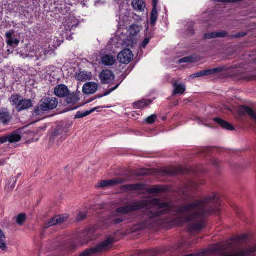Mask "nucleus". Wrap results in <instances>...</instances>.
Listing matches in <instances>:
<instances>
[{"label": "nucleus", "instance_id": "f257e3e1", "mask_svg": "<svg viewBox=\"0 0 256 256\" xmlns=\"http://www.w3.org/2000/svg\"><path fill=\"white\" fill-rule=\"evenodd\" d=\"M220 209V196L216 192H212L204 196L201 200H196L192 202L179 206L174 210L175 212L188 214L177 217L174 219V222L180 225L186 222L198 220V222L188 224V229L190 232L199 231L205 226L206 218L218 212Z\"/></svg>", "mask_w": 256, "mask_h": 256}, {"label": "nucleus", "instance_id": "f03ea898", "mask_svg": "<svg viewBox=\"0 0 256 256\" xmlns=\"http://www.w3.org/2000/svg\"><path fill=\"white\" fill-rule=\"evenodd\" d=\"M144 208H146V210L144 212V220L140 224L142 228L148 226L152 220L172 211L173 206L168 202H163L160 198H152L149 200H140L132 202L128 204L117 208L116 211L118 213L126 214Z\"/></svg>", "mask_w": 256, "mask_h": 256}, {"label": "nucleus", "instance_id": "7ed1b4c3", "mask_svg": "<svg viewBox=\"0 0 256 256\" xmlns=\"http://www.w3.org/2000/svg\"><path fill=\"white\" fill-rule=\"evenodd\" d=\"M116 241L114 235L108 236L104 240L98 242L95 246L85 250L80 253V256H94L95 254L106 251Z\"/></svg>", "mask_w": 256, "mask_h": 256}, {"label": "nucleus", "instance_id": "20e7f679", "mask_svg": "<svg viewBox=\"0 0 256 256\" xmlns=\"http://www.w3.org/2000/svg\"><path fill=\"white\" fill-rule=\"evenodd\" d=\"M58 104V99L52 96H44L38 105L34 107L32 114L42 115L44 112L56 108Z\"/></svg>", "mask_w": 256, "mask_h": 256}, {"label": "nucleus", "instance_id": "39448f33", "mask_svg": "<svg viewBox=\"0 0 256 256\" xmlns=\"http://www.w3.org/2000/svg\"><path fill=\"white\" fill-rule=\"evenodd\" d=\"M8 100L10 104L14 106L18 112L26 110L33 106L30 99L24 98L18 94H12Z\"/></svg>", "mask_w": 256, "mask_h": 256}, {"label": "nucleus", "instance_id": "423d86ee", "mask_svg": "<svg viewBox=\"0 0 256 256\" xmlns=\"http://www.w3.org/2000/svg\"><path fill=\"white\" fill-rule=\"evenodd\" d=\"M68 128L66 125L58 124L52 127L50 131V142H54L62 141L68 136Z\"/></svg>", "mask_w": 256, "mask_h": 256}, {"label": "nucleus", "instance_id": "0eeeda50", "mask_svg": "<svg viewBox=\"0 0 256 256\" xmlns=\"http://www.w3.org/2000/svg\"><path fill=\"white\" fill-rule=\"evenodd\" d=\"M99 78L102 84H112L114 83L115 76L112 70L106 69L100 72Z\"/></svg>", "mask_w": 256, "mask_h": 256}, {"label": "nucleus", "instance_id": "6e6552de", "mask_svg": "<svg viewBox=\"0 0 256 256\" xmlns=\"http://www.w3.org/2000/svg\"><path fill=\"white\" fill-rule=\"evenodd\" d=\"M133 56V54L130 49L125 48L118 54L117 58L120 62L126 64L131 61Z\"/></svg>", "mask_w": 256, "mask_h": 256}, {"label": "nucleus", "instance_id": "1a4fd4ad", "mask_svg": "<svg viewBox=\"0 0 256 256\" xmlns=\"http://www.w3.org/2000/svg\"><path fill=\"white\" fill-rule=\"evenodd\" d=\"M186 170L180 166L165 168L161 170V172L164 175L175 176L178 174H184Z\"/></svg>", "mask_w": 256, "mask_h": 256}, {"label": "nucleus", "instance_id": "9d476101", "mask_svg": "<svg viewBox=\"0 0 256 256\" xmlns=\"http://www.w3.org/2000/svg\"><path fill=\"white\" fill-rule=\"evenodd\" d=\"M12 118V115L8 108L5 107L0 108V122L4 125H7L10 123Z\"/></svg>", "mask_w": 256, "mask_h": 256}, {"label": "nucleus", "instance_id": "9b49d317", "mask_svg": "<svg viewBox=\"0 0 256 256\" xmlns=\"http://www.w3.org/2000/svg\"><path fill=\"white\" fill-rule=\"evenodd\" d=\"M224 70L222 67H218L212 68L203 70L194 73L191 75L192 78L200 77L204 76H209L214 74H217L222 72Z\"/></svg>", "mask_w": 256, "mask_h": 256}, {"label": "nucleus", "instance_id": "f8f14e48", "mask_svg": "<svg viewBox=\"0 0 256 256\" xmlns=\"http://www.w3.org/2000/svg\"><path fill=\"white\" fill-rule=\"evenodd\" d=\"M238 112L240 115L248 114L256 122V112H254L252 108L246 105H240L238 108Z\"/></svg>", "mask_w": 256, "mask_h": 256}, {"label": "nucleus", "instance_id": "ddd939ff", "mask_svg": "<svg viewBox=\"0 0 256 256\" xmlns=\"http://www.w3.org/2000/svg\"><path fill=\"white\" fill-rule=\"evenodd\" d=\"M70 90L68 86L64 84L57 85L54 88V94L59 98H64L68 94Z\"/></svg>", "mask_w": 256, "mask_h": 256}, {"label": "nucleus", "instance_id": "4468645a", "mask_svg": "<svg viewBox=\"0 0 256 256\" xmlns=\"http://www.w3.org/2000/svg\"><path fill=\"white\" fill-rule=\"evenodd\" d=\"M125 182L124 179L122 178H116L114 179L102 180L98 182V187H104L108 186H113L117 184L124 183Z\"/></svg>", "mask_w": 256, "mask_h": 256}, {"label": "nucleus", "instance_id": "2eb2a0df", "mask_svg": "<svg viewBox=\"0 0 256 256\" xmlns=\"http://www.w3.org/2000/svg\"><path fill=\"white\" fill-rule=\"evenodd\" d=\"M14 32L13 30H10L6 32V36L7 38L6 42L8 45L11 46H17L20 40L17 38H14L12 36L14 35Z\"/></svg>", "mask_w": 256, "mask_h": 256}, {"label": "nucleus", "instance_id": "dca6fc26", "mask_svg": "<svg viewBox=\"0 0 256 256\" xmlns=\"http://www.w3.org/2000/svg\"><path fill=\"white\" fill-rule=\"evenodd\" d=\"M98 88V84L94 82H88L84 84L82 86V92L86 94L94 93Z\"/></svg>", "mask_w": 256, "mask_h": 256}, {"label": "nucleus", "instance_id": "f3484780", "mask_svg": "<svg viewBox=\"0 0 256 256\" xmlns=\"http://www.w3.org/2000/svg\"><path fill=\"white\" fill-rule=\"evenodd\" d=\"M108 107L109 106H96L94 108H92L90 110H86V111L79 110L76 112V114L74 116V118H84V117L92 113V112H94L95 110L98 111V110L99 108H108Z\"/></svg>", "mask_w": 256, "mask_h": 256}, {"label": "nucleus", "instance_id": "a211bd4d", "mask_svg": "<svg viewBox=\"0 0 256 256\" xmlns=\"http://www.w3.org/2000/svg\"><path fill=\"white\" fill-rule=\"evenodd\" d=\"M78 24V20L75 18H69L65 20L64 28L66 31H70L77 26Z\"/></svg>", "mask_w": 256, "mask_h": 256}, {"label": "nucleus", "instance_id": "6ab92c4d", "mask_svg": "<svg viewBox=\"0 0 256 256\" xmlns=\"http://www.w3.org/2000/svg\"><path fill=\"white\" fill-rule=\"evenodd\" d=\"M124 188L126 190H144L146 188L145 184L142 183L127 184L124 186Z\"/></svg>", "mask_w": 256, "mask_h": 256}, {"label": "nucleus", "instance_id": "aec40b11", "mask_svg": "<svg viewBox=\"0 0 256 256\" xmlns=\"http://www.w3.org/2000/svg\"><path fill=\"white\" fill-rule=\"evenodd\" d=\"M214 120L224 129L230 130H232L234 129V127L232 124L220 118H216Z\"/></svg>", "mask_w": 256, "mask_h": 256}, {"label": "nucleus", "instance_id": "412c9836", "mask_svg": "<svg viewBox=\"0 0 256 256\" xmlns=\"http://www.w3.org/2000/svg\"><path fill=\"white\" fill-rule=\"evenodd\" d=\"M152 100L150 99L145 100L142 99L140 100L135 102L133 103V106L136 108H144L148 105L151 104Z\"/></svg>", "mask_w": 256, "mask_h": 256}, {"label": "nucleus", "instance_id": "4be33fe9", "mask_svg": "<svg viewBox=\"0 0 256 256\" xmlns=\"http://www.w3.org/2000/svg\"><path fill=\"white\" fill-rule=\"evenodd\" d=\"M131 4L134 10L140 12L143 11L145 8V3L143 0H132Z\"/></svg>", "mask_w": 256, "mask_h": 256}, {"label": "nucleus", "instance_id": "5701e85b", "mask_svg": "<svg viewBox=\"0 0 256 256\" xmlns=\"http://www.w3.org/2000/svg\"><path fill=\"white\" fill-rule=\"evenodd\" d=\"M174 89L172 92V94H183L186 90V88L184 85L181 84H178L176 82H174L172 84Z\"/></svg>", "mask_w": 256, "mask_h": 256}, {"label": "nucleus", "instance_id": "b1692460", "mask_svg": "<svg viewBox=\"0 0 256 256\" xmlns=\"http://www.w3.org/2000/svg\"><path fill=\"white\" fill-rule=\"evenodd\" d=\"M7 134L8 139V142L10 143L19 142L22 138L21 135L16 130Z\"/></svg>", "mask_w": 256, "mask_h": 256}, {"label": "nucleus", "instance_id": "393cba45", "mask_svg": "<svg viewBox=\"0 0 256 256\" xmlns=\"http://www.w3.org/2000/svg\"><path fill=\"white\" fill-rule=\"evenodd\" d=\"M70 7L66 4H60L54 8L55 12H58L62 15H66L70 10Z\"/></svg>", "mask_w": 256, "mask_h": 256}, {"label": "nucleus", "instance_id": "a878e982", "mask_svg": "<svg viewBox=\"0 0 256 256\" xmlns=\"http://www.w3.org/2000/svg\"><path fill=\"white\" fill-rule=\"evenodd\" d=\"M66 102L67 104H75L78 100L79 98L76 94L74 92H68V95L66 96Z\"/></svg>", "mask_w": 256, "mask_h": 256}, {"label": "nucleus", "instance_id": "bb28decb", "mask_svg": "<svg viewBox=\"0 0 256 256\" xmlns=\"http://www.w3.org/2000/svg\"><path fill=\"white\" fill-rule=\"evenodd\" d=\"M124 218L122 216H112L110 219L108 220V226H110L112 224H118L124 221Z\"/></svg>", "mask_w": 256, "mask_h": 256}, {"label": "nucleus", "instance_id": "cd10ccee", "mask_svg": "<svg viewBox=\"0 0 256 256\" xmlns=\"http://www.w3.org/2000/svg\"><path fill=\"white\" fill-rule=\"evenodd\" d=\"M102 62L105 66H112L114 64L115 58L112 56L106 54L102 57Z\"/></svg>", "mask_w": 256, "mask_h": 256}, {"label": "nucleus", "instance_id": "c85d7f7f", "mask_svg": "<svg viewBox=\"0 0 256 256\" xmlns=\"http://www.w3.org/2000/svg\"><path fill=\"white\" fill-rule=\"evenodd\" d=\"M158 250L155 249L144 250L138 253V256H154L158 254Z\"/></svg>", "mask_w": 256, "mask_h": 256}, {"label": "nucleus", "instance_id": "c756f323", "mask_svg": "<svg viewBox=\"0 0 256 256\" xmlns=\"http://www.w3.org/2000/svg\"><path fill=\"white\" fill-rule=\"evenodd\" d=\"M5 240L6 236L2 230L0 228V249L4 252H6L8 249Z\"/></svg>", "mask_w": 256, "mask_h": 256}, {"label": "nucleus", "instance_id": "7c9ffc66", "mask_svg": "<svg viewBox=\"0 0 256 256\" xmlns=\"http://www.w3.org/2000/svg\"><path fill=\"white\" fill-rule=\"evenodd\" d=\"M120 84V82L118 83V84H116L114 86H113V87L108 89L105 92H104L102 94H96L94 96V98H102V97L104 96H108L111 92H112V91H114V90L118 88V86H119Z\"/></svg>", "mask_w": 256, "mask_h": 256}, {"label": "nucleus", "instance_id": "2f4dec72", "mask_svg": "<svg viewBox=\"0 0 256 256\" xmlns=\"http://www.w3.org/2000/svg\"><path fill=\"white\" fill-rule=\"evenodd\" d=\"M128 31L130 35L136 36L140 31L139 26L136 24H132L130 26Z\"/></svg>", "mask_w": 256, "mask_h": 256}, {"label": "nucleus", "instance_id": "473e14b6", "mask_svg": "<svg viewBox=\"0 0 256 256\" xmlns=\"http://www.w3.org/2000/svg\"><path fill=\"white\" fill-rule=\"evenodd\" d=\"M158 18V12L156 9L152 8L150 13V24L154 26Z\"/></svg>", "mask_w": 256, "mask_h": 256}, {"label": "nucleus", "instance_id": "72a5a7b5", "mask_svg": "<svg viewBox=\"0 0 256 256\" xmlns=\"http://www.w3.org/2000/svg\"><path fill=\"white\" fill-rule=\"evenodd\" d=\"M26 220V214L21 212L17 215L16 218V222L20 226L24 224Z\"/></svg>", "mask_w": 256, "mask_h": 256}, {"label": "nucleus", "instance_id": "f704fd0d", "mask_svg": "<svg viewBox=\"0 0 256 256\" xmlns=\"http://www.w3.org/2000/svg\"><path fill=\"white\" fill-rule=\"evenodd\" d=\"M149 194L158 193L164 190V188L161 186H157L153 188H149L147 189Z\"/></svg>", "mask_w": 256, "mask_h": 256}, {"label": "nucleus", "instance_id": "c9c22d12", "mask_svg": "<svg viewBox=\"0 0 256 256\" xmlns=\"http://www.w3.org/2000/svg\"><path fill=\"white\" fill-rule=\"evenodd\" d=\"M157 118V116L156 114H152L148 116L145 119V122L148 124H152L154 123Z\"/></svg>", "mask_w": 256, "mask_h": 256}, {"label": "nucleus", "instance_id": "e433bc0d", "mask_svg": "<svg viewBox=\"0 0 256 256\" xmlns=\"http://www.w3.org/2000/svg\"><path fill=\"white\" fill-rule=\"evenodd\" d=\"M78 80L84 82L87 80L88 75L85 72H81L77 75Z\"/></svg>", "mask_w": 256, "mask_h": 256}, {"label": "nucleus", "instance_id": "4c0bfd02", "mask_svg": "<svg viewBox=\"0 0 256 256\" xmlns=\"http://www.w3.org/2000/svg\"><path fill=\"white\" fill-rule=\"evenodd\" d=\"M55 220V222L57 224H60L63 222H64L66 218H67L66 216H64L63 215H58V216H54Z\"/></svg>", "mask_w": 256, "mask_h": 256}, {"label": "nucleus", "instance_id": "58836bf2", "mask_svg": "<svg viewBox=\"0 0 256 256\" xmlns=\"http://www.w3.org/2000/svg\"><path fill=\"white\" fill-rule=\"evenodd\" d=\"M55 218L54 217L49 219L44 224V228H48L54 225L57 224V223L54 220Z\"/></svg>", "mask_w": 256, "mask_h": 256}, {"label": "nucleus", "instance_id": "ea45409f", "mask_svg": "<svg viewBox=\"0 0 256 256\" xmlns=\"http://www.w3.org/2000/svg\"><path fill=\"white\" fill-rule=\"evenodd\" d=\"M215 36H216V38H224L226 36H229L228 34L224 30L216 32Z\"/></svg>", "mask_w": 256, "mask_h": 256}, {"label": "nucleus", "instance_id": "a19ab883", "mask_svg": "<svg viewBox=\"0 0 256 256\" xmlns=\"http://www.w3.org/2000/svg\"><path fill=\"white\" fill-rule=\"evenodd\" d=\"M150 38L148 37H146L144 40L140 44V46L141 48H144L148 43L150 42Z\"/></svg>", "mask_w": 256, "mask_h": 256}, {"label": "nucleus", "instance_id": "79ce46f5", "mask_svg": "<svg viewBox=\"0 0 256 256\" xmlns=\"http://www.w3.org/2000/svg\"><path fill=\"white\" fill-rule=\"evenodd\" d=\"M86 215L87 214L86 212H80L78 214L76 220L78 221L82 220L86 218Z\"/></svg>", "mask_w": 256, "mask_h": 256}, {"label": "nucleus", "instance_id": "37998d69", "mask_svg": "<svg viewBox=\"0 0 256 256\" xmlns=\"http://www.w3.org/2000/svg\"><path fill=\"white\" fill-rule=\"evenodd\" d=\"M192 57L190 56H185L180 58L178 60V62L179 63L191 62H192Z\"/></svg>", "mask_w": 256, "mask_h": 256}, {"label": "nucleus", "instance_id": "c03bdc74", "mask_svg": "<svg viewBox=\"0 0 256 256\" xmlns=\"http://www.w3.org/2000/svg\"><path fill=\"white\" fill-rule=\"evenodd\" d=\"M236 238L239 242H244L248 238V236L246 234H242L238 236Z\"/></svg>", "mask_w": 256, "mask_h": 256}, {"label": "nucleus", "instance_id": "a18cd8bd", "mask_svg": "<svg viewBox=\"0 0 256 256\" xmlns=\"http://www.w3.org/2000/svg\"><path fill=\"white\" fill-rule=\"evenodd\" d=\"M246 33L245 32H237L236 34L234 35L230 36V37H232V38H238L244 36H246Z\"/></svg>", "mask_w": 256, "mask_h": 256}, {"label": "nucleus", "instance_id": "49530a36", "mask_svg": "<svg viewBox=\"0 0 256 256\" xmlns=\"http://www.w3.org/2000/svg\"><path fill=\"white\" fill-rule=\"evenodd\" d=\"M214 2H238L241 0H214Z\"/></svg>", "mask_w": 256, "mask_h": 256}, {"label": "nucleus", "instance_id": "de8ad7c7", "mask_svg": "<svg viewBox=\"0 0 256 256\" xmlns=\"http://www.w3.org/2000/svg\"><path fill=\"white\" fill-rule=\"evenodd\" d=\"M8 134L0 137V143L3 144L8 142Z\"/></svg>", "mask_w": 256, "mask_h": 256}, {"label": "nucleus", "instance_id": "09e8293b", "mask_svg": "<svg viewBox=\"0 0 256 256\" xmlns=\"http://www.w3.org/2000/svg\"><path fill=\"white\" fill-rule=\"evenodd\" d=\"M158 1V0H152V8L156 9Z\"/></svg>", "mask_w": 256, "mask_h": 256}, {"label": "nucleus", "instance_id": "8fccbe9b", "mask_svg": "<svg viewBox=\"0 0 256 256\" xmlns=\"http://www.w3.org/2000/svg\"><path fill=\"white\" fill-rule=\"evenodd\" d=\"M2 16H3V12L2 10H0V26H2V24L4 22V21L2 20Z\"/></svg>", "mask_w": 256, "mask_h": 256}, {"label": "nucleus", "instance_id": "3c124183", "mask_svg": "<svg viewBox=\"0 0 256 256\" xmlns=\"http://www.w3.org/2000/svg\"><path fill=\"white\" fill-rule=\"evenodd\" d=\"M204 38H206V39L212 38V37L210 36V32L205 33L204 34Z\"/></svg>", "mask_w": 256, "mask_h": 256}, {"label": "nucleus", "instance_id": "603ef678", "mask_svg": "<svg viewBox=\"0 0 256 256\" xmlns=\"http://www.w3.org/2000/svg\"><path fill=\"white\" fill-rule=\"evenodd\" d=\"M18 10H22V11H20V12H19V14H22L23 12H24V6H19L18 7Z\"/></svg>", "mask_w": 256, "mask_h": 256}, {"label": "nucleus", "instance_id": "864d4df0", "mask_svg": "<svg viewBox=\"0 0 256 256\" xmlns=\"http://www.w3.org/2000/svg\"><path fill=\"white\" fill-rule=\"evenodd\" d=\"M212 164L216 166H218V165L219 162L218 160L216 159H214L212 160Z\"/></svg>", "mask_w": 256, "mask_h": 256}, {"label": "nucleus", "instance_id": "5fc2aeb1", "mask_svg": "<svg viewBox=\"0 0 256 256\" xmlns=\"http://www.w3.org/2000/svg\"><path fill=\"white\" fill-rule=\"evenodd\" d=\"M210 33L212 38H216V36H215L216 32H210Z\"/></svg>", "mask_w": 256, "mask_h": 256}, {"label": "nucleus", "instance_id": "6e6d98bb", "mask_svg": "<svg viewBox=\"0 0 256 256\" xmlns=\"http://www.w3.org/2000/svg\"><path fill=\"white\" fill-rule=\"evenodd\" d=\"M198 254H185L184 256H198Z\"/></svg>", "mask_w": 256, "mask_h": 256}, {"label": "nucleus", "instance_id": "4d7b16f0", "mask_svg": "<svg viewBox=\"0 0 256 256\" xmlns=\"http://www.w3.org/2000/svg\"><path fill=\"white\" fill-rule=\"evenodd\" d=\"M138 174L140 175V176H144V175L146 174V173L145 172H140V173Z\"/></svg>", "mask_w": 256, "mask_h": 256}, {"label": "nucleus", "instance_id": "13d9d810", "mask_svg": "<svg viewBox=\"0 0 256 256\" xmlns=\"http://www.w3.org/2000/svg\"><path fill=\"white\" fill-rule=\"evenodd\" d=\"M202 153L204 154V155H206L208 154V152L207 151H205V152H202Z\"/></svg>", "mask_w": 256, "mask_h": 256}, {"label": "nucleus", "instance_id": "bf43d9fd", "mask_svg": "<svg viewBox=\"0 0 256 256\" xmlns=\"http://www.w3.org/2000/svg\"><path fill=\"white\" fill-rule=\"evenodd\" d=\"M76 108V107H74V108H70V110H74V108Z\"/></svg>", "mask_w": 256, "mask_h": 256}]
</instances>
